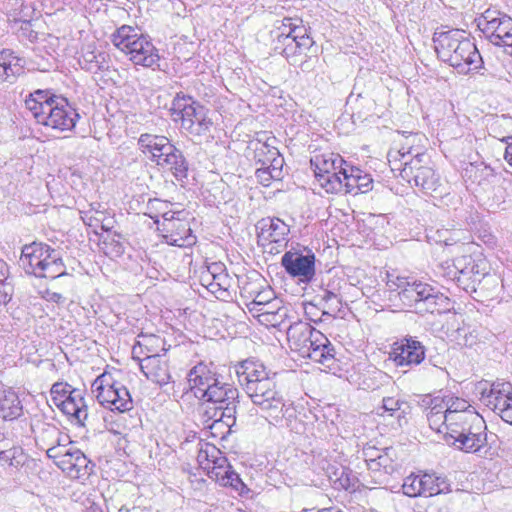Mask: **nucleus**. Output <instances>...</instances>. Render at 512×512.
Segmentation results:
<instances>
[{"mask_svg":"<svg viewBox=\"0 0 512 512\" xmlns=\"http://www.w3.org/2000/svg\"><path fill=\"white\" fill-rule=\"evenodd\" d=\"M433 41L438 57L456 68L459 73L467 74L482 67V57L475 43L465 36L464 31L453 29L436 32Z\"/></svg>","mask_w":512,"mask_h":512,"instance_id":"obj_3","label":"nucleus"},{"mask_svg":"<svg viewBox=\"0 0 512 512\" xmlns=\"http://www.w3.org/2000/svg\"><path fill=\"white\" fill-rule=\"evenodd\" d=\"M242 294H245L247 298H251V301L246 304L250 312H253L255 308L261 305H268V302L278 299L274 290L269 286L262 287L261 289L258 287L249 289V287L244 286Z\"/></svg>","mask_w":512,"mask_h":512,"instance_id":"obj_39","label":"nucleus"},{"mask_svg":"<svg viewBox=\"0 0 512 512\" xmlns=\"http://www.w3.org/2000/svg\"><path fill=\"white\" fill-rule=\"evenodd\" d=\"M398 467L396 451L393 447L382 449V454L376 462L369 464V471L373 474L374 482L377 484H386L389 476L392 475Z\"/></svg>","mask_w":512,"mask_h":512,"instance_id":"obj_24","label":"nucleus"},{"mask_svg":"<svg viewBox=\"0 0 512 512\" xmlns=\"http://www.w3.org/2000/svg\"><path fill=\"white\" fill-rule=\"evenodd\" d=\"M358 180V193H366L372 189L373 180L370 174L359 169Z\"/></svg>","mask_w":512,"mask_h":512,"instance_id":"obj_62","label":"nucleus"},{"mask_svg":"<svg viewBox=\"0 0 512 512\" xmlns=\"http://www.w3.org/2000/svg\"><path fill=\"white\" fill-rule=\"evenodd\" d=\"M255 176L260 184L263 186H269L271 180H275L274 175L266 168V165L257 168Z\"/></svg>","mask_w":512,"mask_h":512,"instance_id":"obj_63","label":"nucleus"},{"mask_svg":"<svg viewBox=\"0 0 512 512\" xmlns=\"http://www.w3.org/2000/svg\"><path fill=\"white\" fill-rule=\"evenodd\" d=\"M170 111L175 121L180 120L181 128L192 136L207 135L213 125L208 109L191 96L182 93L176 94Z\"/></svg>","mask_w":512,"mask_h":512,"instance_id":"obj_9","label":"nucleus"},{"mask_svg":"<svg viewBox=\"0 0 512 512\" xmlns=\"http://www.w3.org/2000/svg\"><path fill=\"white\" fill-rule=\"evenodd\" d=\"M393 285L403 306L418 314L442 313L449 309V298L427 283L398 278Z\"/></svg>","mask_w":512,"mask_h":512,"instance_id":"obj_5","label":"nucleus"},{"mask_svg":"<svg viewBox=\"0 0 512 512\" xmlns=\"http://www.w3.org/2000/svg\"><path fill=\"white\" fill-rule=\"evenodd\" d=\"M321 297L327 308L333 312L340 311L343 302V293L340 289L337 291L325 289Z\"/></svg>","mask_w":512,"mask_h":512,"instance_id":"obj_52","label":"nucleus"},{"mask_svg":"<svg viewBox=\"0 0 512 512\" xmlns=\"http://www.w3.org/2000/svg\"><path fill=\"white\" fill-rule=\"evenodd\" d=\"M138 343L141 347H143V350L146 351V355L151 354H159L158 350H165L163 348L164 340L156 335H139L138 336Z\"/></svg>","mask_w":512,"mask_h":512,"instance_id":"obj_50","label":"nucleus"},{"mask_svg":"<svg viewBox=\"0 0 512 512\" xmlns=\"http://www.w3.org/2000/svg\"><path fill=\"white\" fill-rule=\"evenodd\" d=\"M480 401L512 425V384L496 380L489 388L481 389Z\"/></svg>","mask_w":512,"mask_h":512,"instance_id":"obj_14","label":"nucleus"},{"mask_svg":"<svg viewBox=\"0 0 512 512\" xmlns=\"http://www.w3.org/2000/svg\"><path fill=\"white\" fill-rule=\"evenodd\" d=\"M409 409V404L404 400L395 397H384L377 414L382 417H393L397 420L398 425L402 426L403 423H406V415Z\"/></svg>","mask_w":512,"mask_h":512,"instance_id":"obj_34","label":"nucleus"},{"mask_svg":"<svg viewBox=\"0 0 512 512\" xmlns=\"http://www.w3.org/2000/svg\"><path fill=\"white\" fill-rule=\"evenodd\" d=\"M138 145L141 151L150 155V160L160 166L163 158H168L173 151L175 145L165 136L141 134L138 139Z\"/></svg>","mask_w":512,"mask_h":512,"instance_id":"obj_21","label":"nucleus"},{"mask_svg":"<svg viewBox=\"0 0 512 512\" xmlns=\"http://www.w3.org/2000/svg\"><path fill=\"white\" fill-rule=\"evenodd\" d=\"M267 141H262L261 139H257L254 142V158L258 163H261L262 165H266V159L274 157L276 154H278V149L272 144Z\"/></svg>","mask_w":512,"mask_h":512,"instance_id":"obj_49","label":"nucleus"},{"mask_svg":"<svg viewBox=\"0 0 512 512\" xmlns=\"http://www.w3.org/2000/svg\"><path fill=\"white\" fill-rule=\"evenodd\" d=\"M18 263L27 274L39 278L56 279L67 274L60 253L42 242L24 245Z\"/></svg>","mask_w":512,"mask_h":512,"instance_id":"obj_7","label":"nucleus"},{"mask_svg":"<svg viewBox=\"0 0 512 512\" xmlns=\"http://www.w3.org/2000/svg\"><path fill=\"white\" fill-rule=\"evenodd\" d=\"M202 284L215 295L217 299L226 300L230 297L229 288L231 279L229 275L222 269L221 265L214 264L209 267L201 276Z\"/></svg>","mask_w":512,"mask_h":512,"instance_id":"obj_23","label":"nucleus"},{"mask_svg":"<svg viewBox=\"0 0 512 512\" xmlns=\"http://www.w3.org/2000/svg\"><path fill=\"white\" fill-rule=\"evenodd\" d=\"M79 64L82 69L91 73L106 71L110 67L108 54L102 51H95L91 45H88L82 50V54L79 58Z\"/></svg>","mask_w":512,"mask_h":512,"instance_id":"obj_33","label":"nucleus"},{"mask_svg":"<svg viewBox=\"0 0 512 512\" xmlns=\"http://www.w3.org/2000/svg\"><path fill=\"white\" fill-rule=\"evenodd\" d=\"M224 487H230L232 490L237 492L240 496H246L249 494L250 489L243 483L239 475L232 469L229 473V480L226 479Z\"/></svg>","mask_w":512,"mask_h":512,"instance_id":"obj_56","label":"nucleus"},{"mask_svg":"<svg viewBox=\"0 0 512 512\" xmlns=\"http://www.w3.org/2000/svg\"><path fill=\"white\" fill-rule=\"evenodd\" d=\"M239 384L265 420L273 426H281L295 415L293 403L286 399L276 381V374L263 363L246 359L235 366Z\"/></svg>","mask_w":512,"mask_h":512,"instance_id":"obj_1","label":"nucleus"},{"mask_svg":"<svg viewBox=\"0 0 512 512\" xmlns=\"http://www.w3.org/2000/svg\"><path fill=\"white\" fill-rule=\"evenodd\" d=\"M238 389L231 384L218 380L203 395L200 400L207 405L206 414L215 422L223 418H233L235 413V401L238 398Z\"/></svg>","mask_w":512,"mask_h":512,"instance_id":"obj_11","label":"nucleus"},{"mask_svg":"<svg viewBox=\"0 0 512 512\" xmlns=\"http://www.w3.org/2000/svg\"><path fill=\"white\" fill-rule=\"evenodd\" d=\"M23 413V406L17 393L0 382V418L15 420Z\"/></svg>","mask_w":512,"mask_h":512,"instance_id":"obj_31","label":"nucleus"},{"mask_svg":"<svg viewBox=\"0 0 512 512\" xmlns=\"http://www.w3.org/2000/svg\"><path fill=\"white\" fill-rule=\"evenodd\" d=\"M160 167L171 171L178 181H183L188 176V162L182 151L175 146V151L168 158H163Z\"/></svg>","mask_w":512,"mask_h":512,"instance_id":"obj_37","label":"nucleus"},{"mask_svg":"<svg viewBox=\"0 0 512 512\" xmlns=\"http://www.w3.org/2000/svg\"><path fill=\"white\" fill-rule=\"evenodd\" d=\"M271 34L274 52L284 56L291 64H296L299 56L309 50L314 43L308 28L300 18H283Z\"/></svg>","mask_w":512,"mask_h":512,"instance_id":"obj_6","label":"nucleus"},{"mask_svg":"<svg viewBox=\"0 0 512 512\" xmlns=\"http://www.w3.org/2000/svg\"><path fill=\"white\" fill-rule=\"evenodd\" d=\"M25 61L10 49L0 51V81L13 83L24 72Z\"/></svg>","mask_w":512,"mask_h":512,"instance_id":"obj_30","label":"nucleus"},{"mask_svg":"<svg viewBox=\"0 0 512 512\" xmlns=\"http://www.w3.org/2000/svg\"><path fill=\"white\" fill-rule=\"evenodd\" d=\"M443 406L447 413H459V412H468V408L470 405L464 399L458 397H449L447 399H443Z\"/></svg>","mask_w":512,"mask_h":512,"instance_id":"obj_55","label":"nucleus"},{"mask_svg":"<svg viewBox=\"0 0 512 512\" xmlns=\"http://www.w3.org/2000/svg\"><path fill=\"white\" fill-rule=\"evenodd\" d=\"M424 345L413 337H406L394 344L393 360L397 366H417L425 359Z\"/></svg>","mask_w":512,"mask_h":512,"instance_id":"obj_18","label":"nucleus"},{"mask_svg":"<svg viewBox=\"0 0 512 512\" xmlns=\"http://www.w3.org/2000/svg\"><path fill=\"white\" fill-rule=\"evenodd\" d=\"M318 464L335 489L355 490L357 477L351 469L336 461L331 462L327 457L320 458Z\"/></svg>","mask_w":512,"mask_h":512,"instance_id":"obj_20","label":"nucleus"},{"mask_svg":"<svg viewBox=\"0 0 512 512\" xmlns=\"http://www.w3.org/2000/svg\"><path fill=\"white\" fill-rule=\"evenodd\" d=\"M281 265L293 278L307 284L315 277V255L311 250L305 253L300 250H290L281 258Z\"/></svg>","mask_w":512,"mask_h":512,"instance_id":"obj_15","label":"nucleus"},{"mask_svg":"<svg viewBox=\"0 0 512 512\" xmlns=\"http://www.w3.org/2000/svg\"><path fill=\"white\" fill-rule=\"evenodd\" d=\"M212 461V466L206 467L207 475L210 479L216 481L223 486L226 479L229 480V473L232 471V466L229 464L227 458L222 454Z\"/></svg>","mask_w":512,"mask_h":512,"instance_id":"obj_41","label":"nucleus"},{"mask_svg":"<svg viewBox=\"0 0 512 512\" xmlns=\"http://www.w3.org/2000/svg\"><path fill=\"white\" fill-rule=\"evenodd\" d=\"M60 469L72 479L85 480L92 473L94 464L78 448L74 447L68 456H61Z\"/></svg>","mask_w":512,"mask_h":512,"instance_id":"obj_22","label":"nucleus"},{"mask_svg":"<svg viewBox=\"0 0 512 512\" xmlns=\"http://www.w3.org/2000/svg\"><path fill=\"white\" fill-rule=\"evenodd\" d=\"M26 108L37 123L64 132L71 131L79 114L64 97L56 96L48 90H36L25 100Z\"/></svg>","mask_w":512,"mask_h":512,"instance_id":"obj_2","label":"nucleus"},{"mask_svg":"<svg viewBox=\"0 0 512 512\" xmlns=\"http://www.w3.org/2000/svg\"><path fill=\"white\" fill-rule=\"evenodd\" d=\"M32 430L35 434L36 444L41 449L47 450L49 447L60 444L61 441L68 440V435L62 434L59 428L52 423L38 420L32 424Z\"/></svg>","mask_w":512,"mask_h":512,"instance_id":"obj_28","label":"nucleus"},{"mask_svg":"<svg viewBox=\"0 0 512 512\" xmlns=\"http://www.w3.org/2000/svg\"><path fill=\"white\" fill-rule=\"evenodd\" d=\"M79 212H80L82 221L87 226L92 227V228H97V227L101 226L102 229H107L106 226L103 224V222L105 220V215L98 216V215H96L94 213H90L89 211H86V210H79Z\"/></svg>","mask_w":512,"mask_h":512,"instance_id":"obj_60","label":"nucleus"},{"mask_svg":"<svg viewBox=\"0 0 512 512\" xmlns=\"http://www.w3.org/2000/svg\"><path fill=\"white\" fill-rule=\"evenodd\" d=\"M252 313L258 317L261 323L271 326L279 325L286 315L279 299L268 302V305L255 308Z\"/></svg>","mask_w":512,"mask_h":512,"instance_id":"obj_36","label":"nucleus"},{"mask_svg":"<svg viewBox=\"0 0 512 512\" xmlns=\"http://www.w3.org/2000/svg\"><path fill=\"white\" fill-rule=\"evenodd\" d=\"M258 237L269 243H282L287 241L289 226L279 218L262 219L257 224Z\"/></svg>","mask_w":512,"mask_h":512,"instance_id":"obj_26","label":"nucleus"},{"mask_svg":"<svg viewBox=\"0 0 512 512\" xmlns=\"http://www.w3.org/2000/svg\"><path fill=\"white\" fill-rule=\"evenodd\" d=\"M411 151L390 150L388 161L392 171H399V176L409 184L420 188L423 193L432 195L441 187L439 176L435 171L424 165V154L417 153L410 156Z\"/></svg>","mask_w":512,"mask_h":512,"instance_id":"obj_4","label":"nucleus"},{"mask_svg":"<svg viewBox=\"0 0 512 512\" xmlns=\"http://www.w3.org/2000/svg\"><path fill=\"white\" fill-rule=\"evenodd\" d=\"M72 391H75V389L72 388L67 383H59L58 382V383L53 384L51 387V395H52L54 403L57 405V403L60 402V399L67 398V395Z\"/></svg>","mask_w":512,"mask_h":512,"instance_id":"obj_61","label":"nucleus"},{"mask_svg":"<svg viewBox=\"0 0 512 512\" xmlns=\"http://www.w3.org/2000/svg\"><path fill=\"white\" fill-rule=\"evenodd\" d=\"M97 401L111 411L124 413L133 408L132 397L128 389L109 373L98 376L91 385Z\"/></svg>","mask_w":512,"mask_h":512,"instance_id":"obj_10","label":"nucleus"},{"mask_svg":"<svg viewBox=\"0 0 512 512\" xmlns=\"http://www.w3.org/2000/svg\"><path fill=\"white\" fill-rule=\"evenodd\" d=\"M266 161V168L274 175L275 180H280L282 178V167L284 163V159L280 156V153L276 154L274 157L268 158Z\"/></svg>","mask_w":512,"mask_h":512,"instance_id":"obj_59","label":"nucleus"},{"mask_svg":"<svg viewBox=\"0 0 512 512\" xmlns=\"http://www.w3.org/2000/svg\"><path fill=\"white\" fill-rule=\"evenodd\" d=\"M216 373L212 372L205 364L194 366L188 374V382L191 390L197 398H201L218 381Z\"/></svg>","mask_w":512,"mask_h":512,"instance_id":"obj_25","label":"nucleus"},{"mask_svg":"<svg viewBox=\"0 0 512 512\" xmlns=\"http://www.w3.org/2000/svg\"><path fill=\"white\" fill-rule=\"evenodd\" d=\"M315 330L307 322L298 321L291 324L287 329V339L290 348L299 354L307 352L308 350L305 348L306 342L311 338Z\"/></svg>","mask_w":512,"mask_h":512,"instance_id":"obj_32","label":"nucleus"},{"mask_svg":"<svg viewBox=\"0 0 512 512\" xmlns=\"http://www.w3.org/2000/svg\"><path fill=\"white\" fill-rule=\"evenodd\" d=\"M57 406L77 424L84 425L88 412L81 390L75 389V391L70 392L67 398L60 399Z\"/></svg>","mask_w":512,"mask_h":512,"instance_id":"obj_27","label":"nucleus"},{"mask_svg":"<svg viewBox=\"0 0 512 512\" xmlns=\"http://www.w3.org/2000/svg\"><path fill=\"white\" fill-rule=\"evenodd\" d=\"M470 417H472L471 425L461 431L452 430V437L447 442L466 453H479L482 456H487L490 448L487 447L486 423L480 415H470Z\"/></svg>","mask_w":512,"mask_h":512,"instance_id":"obj_13","label":"nucleus"},{"mask_svg":"<svg viewBox=\"0 0 512 512\" xmlns=\"http://www.w3.org/2000/svg\"><path fill=\"white\" fill-rule=\"evenodd\" d=\"M64 442L65 441H61L60 444H56L55 446L49 447L46 450L47 456L51 459H54L56 465L59 468H60V461L62 459L61 456L62 455L68 456V454H70L71 450L74 448L73 446L66 447Z\"/></svg>","mask_w":512,"mask_h":512,"instance_id":"obj_58","label":"nucleus"},{"mask_svg":"<svg viewBox=\"0 0 512 512\" xmlns=\"http://www.w3.org/2000/svg\"><path fill=\"white\" fill-rule=\"evenodd\" d=\"M422 484V493L424 496H433L444 493L448 489V485L443 478L436 477L432 474L420 475Z\"/></svg>","mask_w":512,"mask_h":512,"instance_id":"obj_45","label":"nucleus"},{"mask_svg":"<svg viewBox=\"0 0 512 512\" xmlns=\"http://www.w3.org/2000/svg\"><path fill=\"white\" fill-rule=\"evenodd\" d=\"M305 353H300L303 358H308L319 363L325 369L331 370L335 363V350L328 338L319 330L312 333L311 338L306 342Z\"/></svg>","mask_w":512,"mask_h":512,"instance_id":"obj_17","label":"nucleus"},{"mask_svg":"<svg viewBox=\"0 0 512 512\" xmlns=\"http://www.w3.org/2000/svg\"><path fill=\"white\" fill-rule=\"evenodd\" d=\"M172 204L168 201H164L161 199H149L145 206L144 214L154 220V223L158 226L161 225L162 220L170 218L171 214H174L175 211L171 209Z\"/></svg>","mask_w":512,"mask_h":512,"instance_id":"obj_40","label":"nucleus"},{"mask_svg":"<svg viewBox=\"0 0 512 512\" xmlns=\"http://www.w3.org/2000/svg\"><path fill=\"white\" fill-rule=\"evenodd\" d=\"M343 169H345V165L341 166V168H338L337 170L330 171L329 174H319L317 182L327 193H340L344 189L342 176Z\"/></svg>","mask_w":512,"mask_h":512,"instance_id":"obj_42","label":"nucleus"},{"mask_svg":"<svg viewBox=\"0 0 512 512\" xmlns=\"http://www.w3.org/2000/svg\"><path fill=\"white\" fill-rule=\"evenodd\" d=\"M402 489L403 493L409 497L423 495L420 475H410L407 478H405L404 483L402 485Z\"/></svg>","mask_w":512,"mask_h":512,"instance_id":"obj_53","label":"nucleus"},{"mask_svg":"<svg viewBox=\"0 0 512 512\" xmlns=\"http://www.w3.org/2000/svg\"><path fill=\"white\" fill-rule=\"evenodd\" d=\"M13 286L10 282H0V305L7 304L12 297Z\"/></svg>","mask_w":512,"mask_h":512,"instance_id":"obj_64","label":"nucleus"},{"mask_svg":"<svg viewBox=\"0 0 512 512\" xmlns=\"http://www.w3.org/2000/svg\"><path fill=\"white\" fill-rule=\"evenodd\" d=\"M221 451L217 449L214 445L205 444V447H201L198 450L197 454V462L201 468L206 470V467L212 466V461L208 460V457H211L212 460H215L221 455Z\"/></svg>","mask_w":512,"mask_h":512,"instance_id":"obj_51","label":"nucleus"},{"mask_svg":"<svg viewBox=\"0 0 512 512\" xmlns=\"http://www.w3.org/2000/svg\"><path fill=\"white\" fill-rule=\"evenodd\" d=\"M450 339L460 347L472 348L481 341L480 329L470 324H463L451 332Z\"/></svg>","mask_w":512,"mask_h":512,"instance_id":"obj_38","label":"nucleus"},{"mask_svg":"<svg viewBox=\"0 0 512 512\" xmlns=\"http://www.w3.org/2000/svg\"><path fill=\"white\" fill-rule=\"evenodd\" d=\"M182 211L170 215L161 221L158 231L167 244L177 247H189L195 244L196 237L192 234L189 223L181 218Z\"/></svg>","mask_w":512,"mask_h":512,"instance_id":"obj_16","label":"nucleus"},{"mask_svg":"<svg viewBox=\"0 0 512 512\" xmlns=\"http://www.w3.org/2000/svg\"><path fill=\"white\" fill-rule=\"evenodd\" d=\"M454 270L448 272V276L452 280H456L459 284H463L464 280L471 282L480 281V277L484 276L480 270L473 272V269L478 268L479 264L472 258L471 255H463L457 257L453 263Z\"/></svg>","mask_w":512,"mask_h":512,"instance_id":"obj_29","label":"nucleus"},{"mask_svg":"<svg viewBox=\"0 0 512 512\" xmlns=\"http://www.w3.org/2000/svg\"><path fill=\"white\" fill-rule=\"evenodd\" d=\"M115 47L129 56L135 65L152 67L158 63V49L148 35L139 33L138 29L122 25L111 36Z\"/></svg>","mask_w":512,"mask_h":512,"instance_id":"obj_8","label":"nucleus"},{"mask_svg":"<svg viewBox=\"0 0 512 512\" xmlns=\"http://www.w3.org/2000/svg\"><path fill=\"white\" fill-rule=\"evenodd\" d=\"M140 369L148 380L159 386L166 385L172 380L165 353L144 356L140 361Z\"/></svg>","mask_w":512,"mask_h":512,"instance_id":"obj_19","label":"nucleus"},{"mask_svg":"<svg viewBox=\"0 0 512 512\" xmlns=\"http://www.w3.org/2000/svg\"><path fill=\"white\" fill-rule=\"evenodd\" d=\"M315 178L318 181L319 174H326L337 170L347 162L339 155L332 152L317 154L310 160Z\"/></svg>","mask_w":512,"mask_h":512,"instance_id":"obj_35","label":"nucleus"},{"mask_svg":"<svg viewBox=\"0 0 512 512\" xmlns=\"http://www.w3.org/2000/svg\"><path fill=\"white\" fill-rule=\"evenodd\" d=\"M27 460V454L19 446H13L0 451V462L2 466L19 469L25 465Z\"/></svg>","mask_w":512,"mask_h":512,"instance_id":"obj_43","label":"nucleus"},{"mask_svg":"<svg viewBox=\"0 0 512 512\" xmlns=\"http://www.w3.org/2000/svg\"><path fill=\"white\" fill-rule=\"evenodd\" d=\"M448 415L444 409V406L435 404L431 407L429 412L427 413V420L429 422V426L438 432H444L442 428L447 431V421Z\"/></svg>","mask_w":512,"mask_h":512,"instance_id":"obj_47","label":"nucleus"},{"mask_svg":"<svg viewBox=\"0 0 512 512\" xmlns=\"http://www.w3.org/2000/svg\"><path fill=\"white\" fill-rule=\"evenodd\" d=\"M478 27L488 40L504 48L512 57V18L498 10L487 9L478 19Z\"/></svg>","mask_w":512,"mask_h":512,"instance_id":"obj_12","label":"nucleus"},{"mask_svg":"<svg viewBox=\"0 0 512 512\" xmlns=\"http://www.w3.org/2000/svg\"><path fill=\"white\" fill-rule=\"evenodd\" d=\"M466 175L472 179V182L481 184L483 176L492 175V169L488 166H476L472 163L465 169Z\"/></svg>","mask_w":512,"mask_h":512,"instance_id":"obj_57","label":"nucleus"},{"mask_svg":"<svg viewBox=\"0 0 512 512\" xmlns=\"http://www.w3.org/2000/svg\"><path fill=\"white\" fill-rule=\"evenodd\" d=\"M15 5L16 7L8 14L9 20L15 23L21 22L23 24H29L35 14L32 3L21 1L20 3L16 2Z\"/></svg>","mask_w":512,"mask_h":512,"instance_id":"obj_46","label":"nucleus"},{"mask_svg":"<svg viewBox=\"0 0 512 512\" xmlns=\"http://www.w3.org/2000/svg\"><path fill=\"white\" fill-rule=\"evenodd\" d=\"M448 424L447 431H445L446 441H449V438L452 437V430H462L467 426L471 425L472 417L470 415H478L473 411L468 412H459V413H447Z\"/></svg>","mask_w":512,"mask_h":512,"instance_id":"obj_44","label":"nucleus"},{"mask_svg":"<svg viewBox=\"0 0 512 512\" xmlns=\"http://www.w3.org/2000/svg\"><path fill=\"white\" fill-rule=\"evenodd\" d=\"M358 174L359 168L352 166L348 163L345 164V169L342 171L343 176V191L344 193L358 194Z\"/></svg>","mask_w":512,"mask_h":512,"instance_id":"obj_48","label":"nucleus"},{"mask_svg":"<svg viewBox=\"0 0 512 512\" xmlns=\"http://www.w3.org/2000/svg\"><path fill=\"white\" fill-rule=\"evenodd\" d=\"M121 236L114 234L113 236L108 235L103 241L104 251L107 255L120 256L124 253V246L120 241Z\"/></svg>","mask_w":512,"mask_h":512,"instance_id":"obj_54","label":"nucleus"}]
</instances>
